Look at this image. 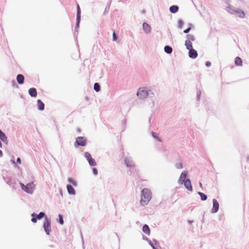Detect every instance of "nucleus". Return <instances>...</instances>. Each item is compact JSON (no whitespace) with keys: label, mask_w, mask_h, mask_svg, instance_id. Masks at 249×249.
<instances>
[{"label":"nucleus","mask_w":249,"mask_h":249,"mask_svg":"<svg viewBox=\"0 0 249 249\" xmlns=\"http://www.w3.org/2000/svg\"><path fill=\"white\" fill-rule=\"evenodd\" d=\"M3 156V153L1 150H0V157H2Z\"/></svg>","instance_id":"obj_39"},{"label":"nucleus","mask_w":249,"mask_h":249,"mask_svg":"<svg viewBox=\"0 0 249 249\" xmlns=\"http://www.w3.org/2000/svg\"><path fill=\"white\" fill-rule=\"evenodd\" d=\"M29 93L32 97H36L37 95L36 90L35 88H30L29 89Z\"/></svg>","instance_id":"obj_14"},{"label":"nucleus","mask_w":249,"mask_h":249,"mask_svg":"<svg viewBox=\"0 0 249 249\" xmlns=\"http://www.w3.org/2000/svg\"><path fill=\"white\" fill-rule=\"evenodd\" d=\"M77 26H78V24H79V23L80 22V17H81V16H80L81 11H80V6H79V4L77 5Z\"/></svg>","instance_id":"obj_13"},{"label":"nucleus","mask_w":249,"mask_h":249,"mask_svg":"<svg viewBox=\"0 0 249 249\" xmlns=\"http://www.w3.org/2000/svg\"><path fill=\"white\" fill-rule=\"evenodd\" d=\"M142 231L147 235H149L150 233V230L148 225L145 224L142 227Z\"/></svg>","instance_id":"obj_16"},{"label":"nucleus","mask_w":249,"mask_h":249,"mask_svg":"<svg viewBox=\"0 0 249 249\" xmlns=\"http://www.w3.org/2000/svg\"><path fill=\"white\" fill-rule=\"evenodd\" d=\"M36 218L40 219L45 216V213L43 212H40L38 215H36Z\"/></svg>","instance_id":"obj_25"},{"label":"nucleus","mask_w":249,"mask_h":249,"mask_svg":"<svg viewBox=\"0 0 249 249\" xmlns=\"http://www.w3.org/2000/svg\"><path fill=\"white\" fill-rule=\"evenodd\" d=\"M36 214L35 213H33L32 214V216H33V218H32L31 221L33 223H36L37 221L36 218L35 217L36 216Z\"/></svg>","instance_id":"obj_27"},{"label":"nucleus","mask_w":249,"mask_h":249,"mask_svg":"<svg viewBox=\"0 0 249 249\" xmlns=\"http://www.w3.org/2000/svg\"><path fill=\"white\" fill-rule=\"evenodd\" d=\"M17 80L19 84H22L24 83V77L22 74H18L17 76Z\"/></svg>","instance_id":"obj_12"},{"label":"nucleus","mask_w":249,"mask_h":249,"mask_svg":"<svg viewBox=\"0 0 249 249\" xmlns=\"http://www.w3.org/2000/svg\"><path fill=\"white\" fill-rule=\"evenodd\" d=\"M151 245L153 249H156L155 247L152 244H151Z\"/></svg>","instance_id":"obj_40"},{"label":"nucleus","mask_w":249,"mask_h":249,"mask_svg":"<svg viewBox=\"0 0 249 249\" xmlns=\"http://www.w3.org/2000/svg\"><path fill=\"white\" fill-rule=\"evenodd\" d=\"M21 189L25 192L32 194L35 189V185L33 182L28 183L26 185H24L23 183H20Z\"/></svg>","instance_id":"obj_2"},{"label":"nucleus","mask_w":249,"mask_h":249,"mask_svg":"<svg viewBox=\"0 0 249 249\" xmlns=\"http://www.w3.org/2000/svg\"><path fill=\"white\" fill-rule=\"evenodd\" d=\"M188 39H190L191 41H194L195 40V37L193 35H188L187 36Z\"/></svg>","instance_id":"obj_28"},{"label":"nucleus","mask_w":249,"mask_h":249,"mask_svg":"<svg viewBox=\"0 0 249 249\" xmlns=\"http://www.w3.org/2000/svg\"><path fill=\"white\" fill-rule=\"evenodd\" d=\"M151 199V193L150 191L147 189H143L141 192V204L144 206L148 204Z\"/></svg>","instance_id":"obj_1"},{"label":"nucleus","mask_w":249,"mask_h":249,"mask_svg":"<svg viewBox=\"0 0 249 249\" xmlns=\"http://www.w3.org/2000/svg\"><path fill=\"white\" fill-rule=\"evenodd\" d=\"M117 39V36H116V34L115 32H113V40L114 41H116Z\"/></svg>","instance_id":"obj_33"},{"label":"nucleus","mask_w":249,"mask_h":249,"mask_svg":"<svg viewBox=\"0 0 249 249\" xmlns=\"http://www.w3.org/2000/svg\"><path fill=\"white\" fill-rule=\"evenodd\" d=\"M94 89L98 92L99 91H100V86L99 85V84L98 83H95L94 85Z\"/></svg>","instance_id":"obj_24"},{"label":"nucleus","mask_w":249,"mask_h":249,"mask_svg":"<svg viewBox=\"0 0 249 249\" xmlns=\"http://www.w3.org/2000/svg\"><path fill=\"white\" fill-rule=\"evenodd\" d=\"M238 14H239V17L240 18H244V16H245V14L244 13V12H238Z\"/></svg>","instance_id":"obj_32"},{"label":"nucleus","mask_w":249,"mask_h":249,"mask_svg":"<svg viewBox=\"0 0 249 249\" xmlns=\"http://www.w3.org/2000/svg\"><path fill=\"white\" fill-rule=\"evenodd\" d=\"M11 162L13 163V164H15V161H14V160H11Z\"/></svg>","instance_id":"obj_41"},{"label":"nucleus","mask_w":249,"mask_h":249,"mask_svg":"<svg viewBox=\"0 0 249 249\" xmlns=\"http://www.w3.org/2000/svg\"><path fill=\"white\" fill-rule=\"evenodd\" d=\"M189 50V57L192 58H196L197 56V52L193 48L190 49Z\"/></svg>","instance_id":"obj_8"},{"label":"nucleus","mask_w":249,"mask_h":249,"mask_svg":"<svg viewBox=\"0 0 249 249\" xmlns=\"http://www.w3.org/2000/svg\"><path fill=\"white\" fill-rule=\"evenodd\" d=\"M198 194L200 196V197H201V199L202 200V201H204V200H206L207 198V196L204 194V193H201V192H198Z\"/></svg>","instance_id":"obj_23"},{"label":"nucleus","mask_w":249,"mask_h":249,"mask_svg":"<svg viewBox=\"0 0 249 249\" xmlns=\"http://www.w3.org/2000/svg\"><path fill=\"white\" fill-rule=\"evenodd\" d=\"M17 162H18L19 164H21V160L19 158H18L17 160Z\"/></svg>","instance_id":"obj_37"},{"label":"nucleus","mask_w":249,"mask_h":249,"mask_svg":"<svg viewBox=\"0 0 249 249\" xmlns=\"http://www.w3.org/2000/svg\"><path fill=\"white\" fill-rule=\"evenodd\" d=\"M211 65V63L209 61H207L206 63V66L207 67H210Z\"/></svg>","instance_id":"obj_36"},{"label":"nucleus","mask_w":249,"mask_h":249,"mask_svg":"<svg viewBox=\"0 0 249 249\" xmlns=\"http://www.w3.org/2000/svg\"><path fill=\"white\" fill-rule=\"evenodd\" d=\"M2 147V144L1 143V142H0V147L1 148Z\"/></svg>","instance_id":"obj_43"},{"label":"nucleus","mask_w":249,"mask_h":249,"mask_svg":"<svg viewBox=\"0 0 249 249\" xmlns=\"http://www.w3.org/2000/svg\"><path fill=\"white\" fill-rule=\"evenodd\" d=\"M86 139L84 137H79L77 138L76 142L79 145L85 146L86 144Z\"/></svg>","instance_id":"obj_7"},{"label":"nucleus","mask_w":249,"mask_h":249,"mask_svg":"<svg viewBox=\"0 0 249 249\" xmlns=\"http://www.w3.org/2000/svg\"><path fill=\"white\" fill-rule=\"evenodd\" d=\"M190 30H191V28L189 27V28H187V29L184 30L183 32L185 34L188 33L190 31Z\"/></svg>","instance_id":"obj_35"},{"label":"nucleus","mask_w":249,"mask_h":249,"mask_svg":"<svg viewBox=\"0 0 249 249\" xmlns=\"http://www.w3.org/2000/svg\"><path fill=\"white\" fill-rule=\"evenodd\" d=\"M92 171H93V174H94L95 175H97V174H98V171H97V170L96 168H93Z\"/></svg>","instance_id":"obj_34"},{"label":"nucleus","mask_w":249,"mask_h":249,"mask_svg":"<svg viewBox=\"0 0 249 249\" xmlns=\"http://www.w3.org/2000/svg\"><path fill=\"white\" fill-rule=\"evenodd\" d=\"M234 62L236 66H241L242 65V60L238 56L235 57Z\"/></svg>","instance_id":"obj_15"},{"label":"nucleus","mask_w":249,"mask_h":249,"mask_svg":"<svg viewBox=\"0 0 249 249\" xmlns=\"http://www.w3.org/2000/svg\"><path fill=\"white\" fill-rule=\"evenodd\" d=\"M176 167L178 169H181L182 168V164L181 162H179L176 164Z\"/></svg>","instance_id":"obj_31"},{"label":"nucleus","mask_w":249,"mask_h":249,"mask_svg":"<svg viewBox=\"0 0 249 249\" xmlns=\"http://www.w3.org/2000/svg\"><path fill=\"white\" fill-rule=\"evenodd\" d=\"M142 27L145 33L148 34L151 32V27L148 24L146 23H143Z\"/></svg>","instance_id":"obj_11"},{"label":"nucleus","mask_w":249,"mask_h":249,"mask_svg":"<svg viewBox=\"0 0 249 249\" xmlns=\"http://www.w3.org/2000/svg\"><path fill=\"white\" fill-rule=\"evenodd\" d=\"M199 185L201 187H202V183L201 182L199 183Z\"/></svg>","instance_id":"obj_42"},{"label":"nucleus","mask_w":249,"mask_h":249,"mask_svg":"<svg viewBox=\"0 0 249 249\" xmlns=\"http://www.w3.org/2000/svg\"><path fill=\"white\" fill-rule=\"evenodd\" d=\"M213 207L212 209V213H216L219 209V203L218 201L215 199H213Z\"/></svg>","instance_id":"obj_6"},{"label":"nucleus","mask_w":249,"mask_h":249,"mask_svg":"<svg viewBox=\"0 0 249 249\" xmlns=\"http://www.w3.org/2000/svg\"><path fill=\"white\" fill-rule=\"evenodd\" d=\"M172 48L168 46H165L164 47V51L167 53H171L172 52Z\"/></svg>","instance_id":"obj_22"},{"label":"nucleus","mask_w":249,"mask_h":249,"mask_svg":"<svg viewBox=\"0 0 249 249\" xmlns=\"http://www.w3.org/2000/svg\"><path fill=\"white\" fill-rule=\"evenodd\" d=\"M67 190L70 194L74 195L75 194V191L73 187L71 185H68L67 186Z\"/></svg>","instance_id":"obj_20"},{"label":"nucleus","mask_w":249,"mask_h":249,"mask_svg":"<svg viewBox=\"0 0 249 249\" xmlns=\"http://www.w3.org/2000/svg\"><path fill=\"white\" fill-rule=\"evenodd\" d=\"M178 8L176 5H173L170 7V11L172 13H175L178 11Z\"/></svg>","instance_id":"obj_21"},{"label":"nucleus","mask_w":249,"mask_h":249,"mask_svg":"<svg viewBox=\"0 0 249 249\" xmlns=\"http://www.w3.org/2000/svg\"><path fill=\"white\" fill-rule=\"evenodd\" d=\"M156 133H155V132H152V135H153V136L154 137H155V138H157V137H156Z\"/></svg>","instance_id":"obj_38"},{"label":"nucleus","mask_w":249,"mask_h":249,"mask_svg":"<svg viewBox=\"0 0 249 249\" xmlns=\"http://www.w3.org/2000/svg\"><path fill=\"white\" fill-rule=\"evenodd\" d=\"M187 176V173L186 172H183L180 175V178L178 179V183L179 184H182L184 181L186 180V178Z\"/></svg>","instance_id":"obj_10"},{"label":"nucleus","mask_w":249,"mask_h":249,"mask_svg":"<svg viewBox=\"0 0 249 249\" xmlns=\"http://www.w3.org/2000/svg\"><path fill=\"white\" fill-rule=\"evenodd\" d=\"M183 25V22L181 20H179L178 22V27L179 29H181L182 28Z\"/></svg>","instance_id":"obj_26"},{"label":"nucleus","mask_w":249,"mask_h":249,"mask_svg":"<svg viewBox=\"0 0 249 249\" xmlns=\"http://www.w3.org/2000/svg\"><path fill=\"white\" fill-rule=\"evenodd\" d=\"M183 182H184V185L185 187H186V188L187 190H188L189 191L192 190V186L191 181L190 179H186L185 180V181H184Z\"/></svg>","instance_id":"obj_9"},{"label":"nucleus","mask_w":249,"mask_h":249,"mask_svg":"<svg viewBox=\"0 0 249 249\" xmlns=\"http://www.w3.org/2000/svg\"><path fill=\"white\" fill-rule=\"evenodd\" d=\"M185 45L188 50L193 48L192 43L190 39H187L185 41Z\"/></svg>","instance_id":"obj_19"},{"label":"nucleus","mask_w":249,"mask_h":249,"mask_svg":"<svg viewBox=\"0 0 249 249\" xmlns=\"http://www.w3.org/2000/svg\"><path fill=\"white\" fill-rule=\"evenodd\" d=\"M58 217H59V223L61 224H63L64 223V221H63V219L62 216L61 214H59Z\"/></svg>","instance_id":"obj_30"},{"label":"nucleus","mask_w":249,"mask_h":249,"mask_svg":"<svg viewBox=\"0 0 249 249\" xmlns=\"http://www.w3.org/2000/svg\"><path fill=\"white\" fill-rule=\"evenodd\" d=\"M43 227L46 233L49 235L50 234V232L51 231V220L47 217H45Z\"/></svg>","instance_id":"obj_3"},{"label":"nucleus","mask_w":249,"mask_h":249,"mask_svg":"<svg viewBox=\"0 0 249 249\" xmlns=\"http://www.w3.org/2000/svg\"><path fill=\"white\" fill-rule=\"evenodd\" d=\"M0 139L3 142L7 143V137L1 130H0Z\"/></svg>","instance_id":"obj_18"},{"label":"nucleus","mask_w":249,"mask_h":249,"mask_svg":"<svg viewBox=\"0 0 249 249\" xmlns=\"http://www.w3.org/2000/svg\"><path fill=\"white\" fill-rule=\"evenodd\" d=\"M38 109L40 110H42L44 109V103L39 99L37 101Z\"/></svg>","instance_id":"obj_17"},{"label":"nucleus","mask_w":249,"mask_h":249,"mask_svg":"<svg viewBox=\"0 0 249 249\" xmlns=\"http://www.w3.org/2000/svg\"><path fill=\"white\" fill-rule=\"evenodd\" d=\"M85 157L90 166H95L96 165L95 160L92 158L91 155L89 152L85 153Z\"/></svg>","instance_id":"obj_5"},{"label":"nucleus","mask_w":249,"mask_h":249,"mask_svg":"<svg viewBox=\"0 0 249 249\" xmlns=\"http://www.w3.org/2000/svg\"><path fill=\"white\" fill-rule=\"evenodd\" d=\"M68 181L70 183H71L73 185H74V186L76 185V183L73 179H72L71 178H69L68 179Z\"/></svg>","instance_id":"obj_29"},{"label":"nucleus","mask_w":249,"mask_h":249,"mask_svg":"<svg viewBox=\"0 0 249 249\" xmlns=\"http://www.w3.org/2000/svg\"><path fill=\"white\" fill-rule=\"evenodd\" d=\"M137 95L140 98L144 99L148 96V93L147 90L141 88L138 89Z\"/></svg>","instance_id":"obj_4"}]
</instances>
